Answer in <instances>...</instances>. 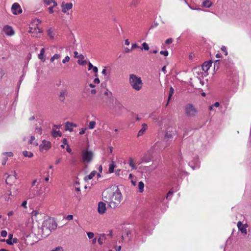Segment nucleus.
<instances>
[{
  "instance_id": "nucleus-1",
  "label": "nucleus",
  "mask_w": 251,
  "mask_h": 251,
  "mask_svg": "<svg viewBox=\"0 0 251 251\" xmlns=\"http://www.w3.org/2000/svg\"><path fill=\"white\" fill-rule=\"evenodd\" d=\"M102 196L103 201L112 208L118 207L122 201V194L118 188L115 192L110 190L105 191Z\"/></svg>"
},
{
  "instance_id": "nucleus-2",
  "label": "nucleus",
  "mask_w": 251,
  "mask_h": 251,
  "mask_svg": "<svg viewBox=\"0 0 251 251\" xmlns=\"http://www.w3.org/2000/svg\"><path fill=\"white\" fill-rule=\"evenodd\" d=\"M129 83L132 88L136 91L140 90L143 86L141 78L135 75H129Z\"/></svg>"
},
{
  "instance_id": "nucleus-3",
  "label": "nucleus",
  "mask_w": 251,
  "mask_h": 251,
  "mask_svg": "<svg viewBox=\"0 0 251 251\" xmlns=\"http://www.w3.org/2000/svg\"><path fill=\"white\" fill-rule=\"evenodd\" d=\"M198 112V109L192 104L189 103L185 106V113L188 117H195Z\"/></svg>"
},
{
  "instance_id": "nucleus-4",
  "label": "nucleus",
  "mask_w": 251,
  "mask_h": 251,
  "mask_svg": "<svg viewBox=\"0 0 251 251\" xmlns=\"http://www.w3.org/2000/svg\"><path fill=\"white\" fill-rule=\"evenodd\" d=\"M94 153L92 151L83 150L81 151V157L84 162H90L93 158Z\"/></svg>"
},
{
  "instance_id": "nucleus-5",
  "label": "nucleus",
  "mask_w": 251,
  "mask_h": 251,
  "mask_svg": "<svg viewBox=\"0 0 251 251\" xmlns=\"http://www.w3.org/2000/svg\"><path fill=\"white\" fill-rule=\"evenodd\" d=\"M175 128L170 126H167L165 129V134L164 136V140L166 142L172 140L173 136L175 134Z\"/></svg>"
},
{
  "instance_id": "nucleus-6",
  "label": "nucleus",
  "mask_w": 251,
  "mask_h": 251,
  "mask_svg": "<svg viewBox=\"0 0 251 251\" xmlns=\"http://www.w3.org/2000/svg\"><path fill=\"white\" fill-rule=\"evenodd\" d=\"M42 194L41 190L38 189L37 187L34 188L30 187L28 192V197L29 199H32L35 198L36 196L40 197Z\"/></svg>"
},
{
  "instance_id": "nucleus-7",
  "label": "nucleus",
  "mask_w": 251,
  "mask_h": 251,
  "mask_svg": "<svg viewBox=\"0 0 251 251\" xmlns=\"http://www.w3.org/2000/svg\"><path fill=\"white\" fill-rule=\"evenodd\" d=\"M43 224L50 230L51 232L53 230H54L57 227V224L52 219H48L44 221Z\"/></svg>"
},
{
  "instance_id": "nucleus-8",
  "label": "nucleus",
  "mask_w": 251,
  "mask_h": 251,
  "mask_svg": "<svg viewBox=\"0 0 251 251\" xmlns=\"http://www.w3.org/2000/svg\"><path fill=\"white\" fill-rule=\"evenodd\" d=\"M51 232L48 227L42 224L41 227L39 229L38 234H40L43 238H45L49 235Z\"/></svg>"
},
{
  "instance_id": "nucleus-9",
  "label": "nucleus",
  "mask_w": 251,
  "mask_h": 251,
  "mask_svg": "<svg viewBox=\"0 0 251 251\" xmlns=\"http://www.w3.org/2000/svg\"><path fill=\"white\" fill-rule=\"evenodd\" d=\"M124 106L119 101H115L113 106V110L117 114L120 115L122 113Z\"/></svg>"
},
{
  "instance_id": "nucleus-10",
  "label": "nucleus",
  "mask_w": 251,
  "mask_h": 251,
  "mask_svg": "<svg viewBox=\"0 0 251 251\" xmlns=\"http://www.w3.org/2000/svg\"><path fill=\"white\" fill-rule=\"evenodd\" d=\"M11 11L12 13L14 15L21 14L22 12V10L20 4L17 2H15L12 4L11 7Z\"/></svg>"
},
{
  "instance_id": "nucleus-11",
  "label": "nucleus",
  "mask_w": 251,
  "mask_h": 251,
  "mask_svg": "<svg viewBox=\"0 0 251 251\" xmlns=\"http://www.w3.org/2000/svg\"><path fill=\"white\" fill-rule=\"evenodd\" d=\"M51 147V143L50 142L44 140L42 144L39 146V150L41 151H43L44 150L48 151Z\"/></svg>"
},
{
  "instance_id": "nucleus-12",
  "label": "nucleus",
  "mask_w": 251,
  "mask_h": 251,
  "mask_svg": "<svg viewBox=\"0 0 251 251\" xmlns=\"http://www.w3.org/2000/svg\"><path fill=\"white\" fill-rule=\"evenodd\" d=\"M68 95V92L67 89L62 90L59 94L58 98L59 100L62 102H64L65 100V97Z\"/></svg>"
},
{
  "instance_id": "nucleus-13",
  "label": "nucleus",
  "mask_w": 251,
  "mask_h": 251,
  "mask_svg": "<svg viewBox=\"0 0 251 251\" xmlns=\"http://www.w3.org/2000/svg\"><path fill=\"white\" fill-rule=\"evenodd\" d=\"M74 54H75V57L78 58V60L77 61V63L78 64H79L80 65H84L87 63L86 60H83V61L80 60V59L84 58V56L83 55L80 54V55H78V52L76 51L74 52Z\"/></svg>"
},
{
  "instance_id": "nucleus-14",
  "label": "nucleus",
  "mask_w": 251,
  "mask_h": 251,
  "mask_svg": "<svg viewBox=\"0 0 251 251\" xmlns=\"http://www.w3.org/2000/svg\"><path fill=\"white\" fill-rule=\"evenodd\" d=\"M237 227L241 233L247 234V225H243L241 222L239 221L237 223Z\"/></svg>"
},
{
  "instance_id": "nucleus-15",
  "label": "nucleus",
  "mask_w": 251,
  "mask_h": 251,
  "mask_svg": "<svg viewBox=\"0 0 251 251\" xmlns=\"http://www.w3.org/2000/svg\"><path fill=\"white\" fill-rule=\"evenodd\" d=\"M98 210L100 214H103L106 210V204L103 202H100L98 204Z\"/></svg>"
},
{
  "instance_id": "nucleus-16",
  "label": "nucleus",
  "mask_w": 251,
  "mask_h": 251,
  "mask_svg": "<svg viewBox=\"0 0 251 251\" xmlns=\"http://www.w3.org/2000/svg\"><path fill=\"white\" fill-rule=\"evenodd\" d=\"M6 243L9 245H12L14 243H17L18 240L17 238H13V234H9L8 238L6 240Z\"/></svg>"
},
{
  "instance_id": "nucleus-17",
  "label": "nucleus",
  "mask_w": 251,
  "mask_h": 251,
  "mask_svg": "<svg viewBox=\"0 0 251 251\" xmlns=\"http://www.w3.org/2000/svg\"><path fill=\"white\" fill-rule=\"evenodd\" d=\"M30 29L28 31V32L30 33L33 34V36L35 37H37V33H42L43 31L41 29H39L38 27L34 28V29L32 27H30Z\"/></svg>"
},
{
  "instance_id": "nucleus-18",
  "label": "nucleus",
  "mask_w": 251,
  "mask_h": 251,
  "mask_svg": "<svg viewBox=\"0 0 251 251\" xmlns=\"http://www.w3.org/2000/svg\"><path fill=\"white\" fill-rule=\"evenodd\" d=\"M62 12L63 13H66L67 10H69L72 8L73 4L72 3H64L63 2L62 4Z\"/></svg>"
},
{
  "instance_id": "nucleus-19",
  "label": "nucleus",
  "mask_w": 251,
  "mask_h": 251,
  "mask_svg": "<svg viewBox=\"0 0 251 251\" xmlns=\"http://www.w3.org/2000/svg\"><path fill=\"white\" fill-rule=\"evenodd\" d=\"M212 62L211 61H206L201 65L202 69L205 72H207L210 68Z\"/></svg>"
},
{
  "instance_id": "nucleus-20",
  "label": "nucleus",
  "mask_w": 251,
  "mask_h": 251,
  "mask_svg": "<svg viewBox=\"0 0 251 251\" xmlns=\"http://www.w3.org/2000/svg\"><path fill=\"white\" fill-rule=\"evenodd\" d=\"M4 33L9 36H11L14 34V32L12 28L9 26H6L3 28Z\"/></svg>"
},
{
  "instance_id": "nucleus-21",
  "label": "nucleus",
  "mask_w": 251,
  "mask_h": 251,
  "mask_svg": "<svg viewBox=\"0 0 251 251\" xmlns=\"http://www.w3.org/2000/svg\"><path fill=\"white\" fill-rule=\"evenodd\" d=\"M147 128H148V125H147V124H142V128L139 131V132L138 133V134H137V136L138 137H140V136H142L145 133V132L147 130Z\"/></svg>"
},
{
  "instance_id": "nucleus-22",
  "label": "nucleus",
  "mask_w": 251,
  "mask_h": 251,
  "mask_svg": "<svg viewBox=\"0 0 251 251\" xmlns=\"http://www.w3.org/2000/svg\"><path fill=\"white\" fill-rule=\"evenodd\" d=\"M141 160H142V161L138 163V165H140L142 163H143V162H145V163L149 162L151 160V157L150 155H148L147 154H145L142 158Z\"/></svg>"
},
{
  "instance_id": "nucleus-23",
  "label": "nucleus",
  "mask_w": 251,
  "mask_h": 251,
  "mask_svg": "<svg viewBox=\"0 0 251 251\" xmlns=\"http://www.w3.org/2000/svg\"><path fill=\"white\" fill-rule=\"evenodd\" d=\"M97 173V172L95 171H92L90 174L87 176H86L85 177H84V180L85 181H87L88 180H90Z\"/></svg>"
},
{
  "instance_id": "nucleus-24",
  "label": "nucleus",
  "mask_w": 251,
  "mask_h": 251,
  "mask_svg": "<svg viewBox=\"0 0 251 251\" xmlns=\"http://www.w3.org/2000/svg\"><path fill=\"white\" fill-rule=\"evenodd\" d=\"M65 130L72 132L73 131L72 126H71L70 122H66L65 125Z\"/></svg>"
},
{
  "instance_id": "nucleus-25",
  "label": "nucleus",
  "mask_w": 251,
  "mask_h": 251,
  "mask_svg": "<svg viewBox=\"0 0 251 251\" xmlns=\"http://www.w3.org/2000/svg\"><path fill=\"white\" fill-rule=\"evenodd\" d=\"M128 164L133 170H136L137 169L136 166L134 164V159L133 158L130 157L129 158Z\"/></svg>"
},
{
  "instance_id": "nucleus-26",
  "label": "nucleus",
  "mask_w": 251,
  "mask_h": 251,
  "mask_svg": "<svg viewBox=\"0 0 251 251\" xmlns=\"http://www.w3.org/2000/svg\"><path fill=\"white\" fill-rule=\"evenodd\" d=\"M106 239L105 236L104 234H102L100 235V237L98 239V242L100 245L102 244V241L105 240Z\"/></svg>"
},
{
  "instance_id": "nucleus-27",
  "label": "nucleus",
  "mask_w": 251,
  "mask_h": 251,
  "mask_svg": "<svg viewBox=\"0 0 251 251\" xmlns=\"http://www.w3.org/2000/svg\"><path fill=\"white\" fill-rule=\"evenodd\" d=\"M138 191L142 193L144 191V184L142 181H140L138 183Z\"/></svg>"
},
{
  "instance_id": "nucleus-28",
  "label": "nucleus",
  "mask_w": 251,
  "mask_h": 251,
  "mask_svg": "<svg viewBox=\"0 0 251 251\" xmlns=\"http://www.w3.org/2000/svg\"><path fill=\"white\" fill-rule=\"evenodd\" d=\"M116 165L114 164V162L112 161L111 163L109 164L108 172L110 173H112L114 172V169L115 168Z\"/></svg>"
},
{
  "instance_id": "nucleus-29",
  "label": "nucleus",
  "mask_w": 251,
  "mask_h": 251,
  "mask_svg": "<svg viewBox=\"0 0 251 251\" xmlns=\"http://www.w3.org/2000/svg\"><path fill=\"white\" fill-rule=\"evenodd\" d=\"M150 117L153 120L158 122L159 124H161L160 123L159 120L160 119H162V118H160L159 116L155 115L153 114H151Z\"/></svg>"
},
{
  "instance_id": "nucleus-30",
  "label": "nucleus",
  "mask_w": 251,
  "mask_h": 251,
  "mask_svg": "<svg viewBox=\"0 0 251 251\" xmlns=\"http://www.w3.org/2000/svg\"><path fill=\"white\" fill-rule=\"evenodd\" d=\"M51 135L53 137L55 138L57 137V136H61L62 134L60 131H56L53 130L52 131Z\"/></svg>"
},
{
  "instance_id": "nucleus-31",
  "label": "nucleus",
  "mask_w": 251,
  "mask_h": 251,
  "mask_svg": "<svg viewBox=\"0 0 251 251\" xmlns=\"http://www.w3.org/2000/svg\"><path fill=\"white\" fill-rule=\"evenodd\" d=\"M212 2L209 0H205L202 2L203 6L207 8L210 7L212 5Z\"/></svg>"
},
{
  "instance_id": "nucleus-32",
  "label": "nucleus",
  "mask_w": 251,
  "mask_h": 251,
  "mask_svg": "<svg viewBox=\"0 0 251 251\" xmlns=\"http://www.w3.org/2000/svg\"><path fill=\"white\" fill-rule=\"evenodd\" d=\"M44 53H45V50L44 48H42L41 50H40V54L38 55V58L42 60L43 61H44L45 60V59L43 57V55L44 54Z\"/></svg>"
},
{
  "instance_id": "nucleus-33",
  "label": "nucleus",
  "mask_w": 251,
  "mask_h": 251,
  "mask_svg": "<svg viewBox=\"0 0 251 251\" xmlns=\"http://www.w3.org/2000/svg\"><path fill=\"white\" fill-rule=\"evenodd\" d=\"M23 154L25 157H32L33 156V153L30 151H24L23 152Z\"/></svg>"
},
{
  "instance_id": "nucleus-34",
  "label": "nucleus",
  "mask_w": 251,
  "mask_h": 251,
  "mask_svg": "<svg viewBox=\"0 0 251 251\" xmlns=\"http://www.w3.org/2000/svg\"><path fill=\"white\" fill-rule=\"evenodd\" d=\"M14 175H9V176H8L7 178V179H6V181L7 183H8L7 181H8V180H9V179H12V178H13L14 180H16V179H17V176H16L17 174H16V172H15V171H14Z\"/></svg>"
},
{
  "instance_id": "nucleus-35",
  "label": "nucleus",
  "mask_w": 251,
  "mask_h": 251,
  "mask_svg": "<svg viewBox=\"0 0 251 251\" xmlns=\"http://www.w3.org/2000/svg\"><path fill=\"white\" fill-rule=\"evenodd\" d=\"M60 55L59 54H55L52 57H51L50 61L51 62H53L55 59H58L60 58Z\"/></svg>"
},
{
  "instance_id": "nucleus-36",
  "label": "nucleus",
  "mask_w": 251,
  "mask_h": 251,
  "mask_svg": "<svg viewBox=\"0 0 251 251\" xmlns=\"http://www.w3.org/2000/svg\"><path fill=\"white\" fill-rule=\"evenodd\" d=\"M96 125V123L95 121H91L89 123L88 127L89 129H92L95 127Z\"/></svg>"
},
{
  "instance_id": "nucleus-37",
  "label": "nucleus",
  "mask_w": 251,
  "mask_h": 251,
  "mask_svg": "<svg viewBox=\"0 0 251 251\" xmlns=\"http://www.w3.org/2000/svg\"><path fill=\"white\" fill-rule=\"evenodd\" d=\"M35 140V137L34 136H31L30 140V144H33L36 146L38 145V144L37 142H33V141Z\"/></svg>"
},
{
  "instance_id": "nucleus-38",
  "label": "nucleus",
  "mask_w": 251,
  "mask_h": 251,
  "mask_svg": "<svg viewBox=\"0 0 251 251\" xmlns=\"http://www.w3.org/2000/svg\"><path fill=\"white\" fill-rule=\"evenodd\" d=\"M143 49H144L146 50H149V47L147 43L144 42L142 44V50Z\"/></svg>"
},
{
  "instance_id": "nucleus-39",
  "label": "nucleus",
  "mask_w": 251,
  "mask_h": 251,
  "mask_svg": "<svg viewBox=\"0 0 251 251\" xmlns=\"http://www.w3.org/2000/svg\"><path fill=\"white\" fill-rule=\"evenodd\" d=\"M35 132L40 135H41L42 133V128L41 127H36L35 128Z\"/></svg>"
},
{
  "instance_id": "nucleus-40",
  "label": "nucleus",
  "mask_w": 251,
  "mask_h": 251,
  "mask_svg": "<svg viewBox=\"0 0 251 251\" xmlns=\"http://www.w3.org/2000/svg\"><path fill=\"white\" fill-rule=\"evenodd\" d=\"M48 35L51 39H53L54 38V34L50 29H49L48 30Z\"/></svg>"
},
{
  "instance_id": "nucleus-41",
  "label": "nucleus",
  "mask_w": 251,
  "mask_h": 251,
  "mask_svg": "<svg viewBox=\"0 0 251 251\" xmlns=\"http://www.w3.org/2000/svg\"><path fill=\"white\" fill-rule=\"evenodd\" d=\"M140 2V0H133L131 2V5L136 6Z\"/></svg>"
},
{
  "instance_id": "nucleus-42",
  "label": "nucleus",
  "mask_w": 251,
  "mask_h": 251,
  "mask_svg": "<svg viewBox=\"0 0 251 251\" xmlns=\"http://www.w3.org/2000/svg\"><path fill=\"white\" fill-rule=\"evenodd\" d=\"M70 57H69V56H66V57H65V58H64V59H63V60H62V63H64V64H65V63H66V62H69V60H70Z\"/></svg>"
},
{
  "instance_id": "nucleus-43",
  "label": "nucleus",
  "mask_w": 251,
  "mask_h": 251,
  "mask_svg": "<svg viewBox=\"0 0 251 251\" xmlns=\"http://www.w3.org/2000/svg\"><path fill=\"white\" fill-rule=\"evenodd\" d=\"M63 249L61 247H57L55 248L54 249L50 251H63Z\"/></svg>"
},
{
  "instance_id": "nucleus-44",
  "label": "nucleus",
  "mask_w": 251,
  "mask_h": 251,
  "mask_svg": "<svg viewBox=\"0 0 251 251\" xmlns=\"http://www.w3.org/2000/svg\"><path fill=\"white\" fill-rule=\"evenodd\" d=\"M173 192H174L172 190V189L170 190L168 193L167 194L166 198H168V197L172 196L173 194Z\"/></svg>"
},
{
  "instance_id": "nucleus-45",
  "label": "nucleus",
  "mask_w": 251,
  "mask_h": 251,
  "mask_svg": "<svg viewBox=\"0 0 251 251\" xmlns=\"http://www.w3.org/2000/svg\"><path fill=\"white\" fill-rule=\"evenodd\" d=\"M87 236L89 239H92L94 236V234L93 232H89L87 233Z\"/></svg>"
},
{
  "instance_id": "nucleus-46",
  "label": "nucleus",
  "mask_w": 251,
  "mask_h": 251,
  "mask_svg": "<svg viewBox=\"0 0 251 251\" xmlns=\"http://www.w3.org/2000/svg\"><path fill=\"white\" fill-rule=\"evenodd\" d=\"M0 234L2 237H5L7 235V232L5 230H2L1 231Z\"/></svg>"
},
{
  "instance_id": "nucleus-47",
  "label": "nucleus",
  "mask_w": 251,
  "mask_h": 251,
  "mask_svg": "<svg viewBox=\"0 0 251 251\" xmlns=\"http://www.w3.org/2000/svg\"><path fill=\"white\" fill-rule=\"evenodd\" d=\"M160 53L161 54H162V55H164V56H167L168 55V51L167 50H161L160 52Z\"/></svg>"
},
{
  "instance_id": "nucleus-48",
  "label": "nucleus",
  "mask_w": 251,
  "mask_h": 251,
  "mask_svg": "<svg viewBox=\"0 0 251 251\" xmlns=\"http://www.w3.org/2000/svg\"><path fill=\"white\" fill-rule=\"evenodd\" d=\"M174 93V89H173V88L172 87H171L170 88V90H169V95L172 96V95H173Z\"/></svg>"
},
{
  "instance_id": "nucleus-49",
  "label": "nucleus",
  "mask_w": 251,
  "mask_h": 251,
  "mask_svg": "<svg viewBox=\"0 0 251 251\" xmlns=\"http://www.w3.org/2000/svg\"><path fill=\"white\" fill-rule=\"evenodd\" d=\"M221 50L225 53L226 55H227V51L226 50V48L225 46H223L221 48Z\"/></svg>"
},
{
  "instance_id": "nucleus-50",
  "label": "nucleus",
  "mask_w": 251,
  "mask_h": 251,
  "mask_svg": "<svg viewBox=\"0 0 251 251\" xmlns=\"http://www.w3.org/2000/svg\"><path fill=\"white\" fill-rule=\"evenodd\" d=\"M34 23L36 24V25H38L40 24L41 23V21L38 19H35L34 21H33Z\"/></svg>"
},
{
  "instance_id": "nucleus-51",
  "label": "nucleus",
  "mask_w": 251,
  "mask_h": 251,
  "mask_svg": "<svg viewBox=\"0 0 251 251\" xmlns=\"http://www.w3.org/2000/svg\"><path fill=\"white\" fill-rule=\"evenodd\" d=\"M173 42V39L172 38H169L167 39L165 41V43L167 44H170Z\"/></svg>"
},
{
  "instance_id": "nucleus-52",
  "label": "nucleus",
  "mask_w": 251,
  "mask_h": 251,
  "mask_svg": "<svg viewBox=\"0 0 251 251\" xmlns=\"http://www.w3.org/2000/svg\"><path fill=\"white\" fill-rule=\"evenodd\" d=\"M44 2L47 5H50L52 2H53V0H44Z\"/></svg>"
},
{
  "instance_id": "nucleus-53",
  "label": "nucleus",
  "mask_w": 251,
  "mask_h": 251,
  "mask_svg": "<svg viewBox=\"0 0 251 251\" xmlns=\"http://www.w3.org/2000/svg\"><path fill=\"white\" fill-rule=\"evenodd\" d=\"M3 155H6L7 156H12L13 153L11 152H5L3 153Z\"/></svg>"
},
{
  "instance_id": "nucleus-54",
  "label": "nucleus",
  "mask_w": 251,
  "mask_h": 251,
  "mask_svg": "<svg viewBox=\"0 0 251 251\" xmlns=\"http://www.w3.org/2000/svg\"><path fill=\"white\" fill-rule=\"evenodd\" d=\"M86 130V128H81L80 131V132H79V134L80 135L84 134Z\"/></svg>"
},
{
  "instance_id": "nucleus-55",
  "label": "nucleus",
  "mask_w": 251,
  "mask_h": 251,
  "mask_svg": "<svg viewBox=\"0 0 251 251\" xmlns=\"http://www.w3.org/2000/svg\"><path fill=\"white\" fill-rule=\"evenodd\" d=\"M26 204H27V201H24L22 204H21V206L24 207V208H26Z\"/></svg>"
},
{
  "instance_id": "nucleus-56",
  "label": "nucleus",
  "mask_w": 251,
  "mask_h": 251,
  "mask_svg": "<svg viewBox=\"0 0 251 251\" xmlns=\"http://www.w3.org/2000/svg\"><path fill=\"white\" fill-rule=\"evenodd\" d=\"M73 219V216L72 215H68L66 217V219L68 220H71Z\"/></svg>"
},
{
  "instance_id": "nucleus-57",
  "label": "nucleus",
  "mask_w": 251,
  "mask_h": 251,
  "mask_svg": "<svg viewBox=\"0 0 251 251\" xmlns=\"http://www.w3.org/2000/svg\"><path fill=\"white\" fill-rule=\"evenodd\" d=\"M88 67H89L88 70H91L94 67V66L90 62L88 63Z\"/></svg>"
},
{
  "instance_id": "nucleus-58",
  "label": "nucleus",
  "mask_w": 251,
  "mask_h": 251,
  "mask_svg": "<svg viewBox=\"0 0 251 251\" xmlns=\"http://www.w3.org/2000/svg\"><path fill=\"white\" fill-rule=\"evenodd\" d=\"M7 157H5L3 158V159L2 160V164L3 165H4L6 164V161H7Z\"/></svg>"
},
{
  "instance_id": "nucleus-59",
  "label": "nucleus",
  "mask_w": 251,
  "mask_h": 251,
  "mask_svg": "<svg viewBox=\"0 0 251 251\" xmlns=\"http://www.w3.org/2000/svg\"><path fill=\"white\" fill-rule=\"evenodd\" d=\"M4 74V71L2 69H0V77L2 78Z\"/></svg>"
},
{
  "instance_id": "nucleus-60",
  "label": "nucleus",
  "mask_w": 251,
  "mask_h": 251,
  "mask_svg": "<svg viewBox=\"0 0 251 251\" xmlns=\"http://www.w3.org/2000/svg\"><path fill=\"white\" fill-rule=\"evenodd\" d=\"M138 48V45L136 43H134L132 45L131 50H133L135 48Z\"/></svg>"
},
{
  "instance_id": "nucleus-61",
  "label": "nucleus",
  "mask_w": 251,
  "mask_h": 251,
  "mask_svg": "<svg viewBox=\"0 0 251 251\" xmlns=\"http://www.w3.org/2000/svg\"><path fill=\"white\" fill-rule=\"evenodd\" d=\"M92 69L93 70V71L95 73H97V72L98 71V68L97 67L94 66V67Z\"/></svg>"
},
{
  "instance_id": "nucleus-62",
  "label": "nucleus",
  "mask_w": 251,
  "mask_h": 251,
  "mask_svg": "<svg viewBox=\"0 0 251 251\" xmlns=\"http://www.w3.org/2000/svg\"><path fill=\"white\" fill-rule=\"evenodd\" d=\"M94 82L95 83H97V84H99L100 83V80L99 79V78H96L94 80Z\"/></svg>"
},
{
  "instance_id": "nucleus-63",
  "label": "nucleus",
  "mask_w": 251,
  "mask_h": 251,
  "mask_svg": "<svg viewBox=\"0 0 251 251\" xmlns=\"http://www.w3.org/2000/svg\"><path fill=\"white\" fill-rule=\"evenodd\" d=\"M131 49H128V48H125L124 49V51L126 53H128L131 50Z\"/></svg>"
},
{
  "instance_id": "nucleus-64",
  "label": "nucleus",
  "mask_w": 251,
  "mask_h": 251,
  "mask_svg": "<svg viewBox=\"0 0 251 251\" xmlns=\"http://www.w3.org/2000/svg\"><path fill=\"white\" fill-rule=\"evenodd\" d=\"M115 250L116 251H120L121 249V247L120 246H117L115 248Z\"/></svg>"
}]
</instances>
